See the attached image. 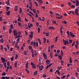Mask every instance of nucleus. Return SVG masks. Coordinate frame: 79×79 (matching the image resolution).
<instances>
[{"label": "nucleus", "mask_w": 79, "mask_h": 79, "mask_svg": "<svg viewBox=\"0 0 79 79\" xmlns=\"http://www.w3.org/2000/svg\"><path fill=\"white\" fill-rule=\"evenodd\" d=\"M13 32L14 34V36H17L18 35V32H17V31L16 30H14L13 31Z\"/></svg>", "instance_id": "nucleus-1"}, {"label": "nucleus", "mask_w": 79, "mask_h": 79, "mask_svg": "<svg viewBox=\"0 0 79 79\" xmlns=\"http://www.w3.org/2000/svg\"><path fill=\"white\" fill-rule=\"evenodd\" d=\"M78 11H79V10L76 9L75 10V13L77 16H79V13H78Z\"/></svg>", "instance_id": "nucleus-2"}, {"label": "nucleus", "mask_w": 79, "mask_h": 79, "mask_svg": "<svg viewBox=\"0 0 79 79\" xmlns=\"http://www.w3.org/2000/svg\"><path fill=\"white\" fill-rule=\"evenodd\" d=\"M70 35L72 37H75V35H74V33H73L72 32H70Z\"/></svg>", "instance_id": "nucleus-3"}, {"label": "nucleus", "mask_w": 79, "mask_h": 79, "mask_svg": "<svg viewBox=\"0 0 79 79\" xmlns=\"http://www.w3.org/2000/svg\"><path fill=\"white\" fill-rule=\"evenodd\" d=\"M31 34L29 35V37L30 38H32V37H33V32L32 31H31Z\"/></svg>", "instance_id": "nucleus-4"}, {"label": "nucleus", "mask_w": 79, "mask_h": 79, "mask_svg": "<svg viewBox=\"0 0 79 79\" xmlns=\"http://www.w3.org/2000/svg\"><path fill=\"white\" fill-rule=\"evenodd\" d=\"M43 56L45 60H47V55L45 53H43Z\"/></svg>", "instance_id": "nucleus-5"}, {"label": "nucleus", "mask_w": 79, "mask_h": 79, "mask_svg": "<svg viewBox=\"0 0 79 79\" xmlns=\"http://www.w3.org/2000/svg\"><path fill=\"white\" fill-rule=\"evenodd\" d=\"M46 64L47 65L50 64V60H47L46 61Z\"/></svg>", "instance_id": "nucleus-6"}, {"label": "nucleus", "mask_w": 79, "mask_h": 79, "mask_svg": "<svg viewBox=\"0 0 79 79\" xmlns=\"http://www.w3.org/2000/svg\"><path fill=\"white\" fill-rule=\"evenodd\" d=\"M48 29L51 30L52 29V30H54L55 29V27H53L52 26H51V27H48Z\"/></svg>", "instance_id": "nucleus-7"}, {"label": "nucleus", "mask_w": 79, "mask_h": 79, "mask_svg": "<svg viewBox=\"0 0 79 79\" xmlns=\"http://www.w3.org/2000/svg\"><path fill=\"white\" fill-rule=\"evenodd\" d=\"M63 42L64 43V44L65 45H66L67 44V41L64 40H63Z\"/></svg>", "instance_id": "nucleus-8"}, {"label": "nucleus", "mask_w": 79, "mask_h": 79, "mask_svg": "<svg viewBox=\"0 0 79 79\" xmlns=\"http://www.w3.org/2000/svg\"><path fill=\"white\" fill-rule=\"evenodd\" d=\"M58 58H59L60 60H62V59H63V57H62V56L61 55H60V56L58 55Z\"/></svg>", "instance_id": "nucleus-9"}, {"label": "nucleus", "mask_w": 79, "mask_h": 79, "mask_svg": "<svg viewBox=\"0 0 79 79\" xmlns=\"http://www.w3.org/2000/svg\"><path fill=\"white\" fill-rule=\"evenodd\" d=\"M19 16H20V15H18L17 16V17L19 18L18 19V22H19V21H21V17H19Z\"/></svg>", "instance_id": "nucleus-10"}, {"label": "nucleus", "mask_w": 79, "mask_h": 79, "mask_svg": "<svg viewBox=\"0 0 79 79\" xmlns=\"http://www.w3.org/2000/svg\"><path fill=\"white\" fill-rule=\"evenodd\" d=\"M18 6H15V11H16L18 10Z\"/></svg>", "instance_id": "nucleus-11"}, {"label": "nucleus", "mask_w": 79, "mask_h": 79, "mask_svg": "<svg viewBox=\"0 0 79 79\" xmlns=\"http://www.w3.org/2000/svg\"><path fill=\"white\" fill-rule=\"evenodd\" d=\"M43 69H44V65H42L41 68L40 69V71H42V70H43Z\"/></svg>", "instance_id": "nucleus-12"}, {"label": "nucleus", "mask_w": 79, "mask_h": 79, "mask_svg": "<svg viewBox=\"0 0 79 79\" xmlns=\"http://www.w3.org/2000/svg\"><path fill=\"white\" fill-rule=\"evenodd\" d=\"M37 71H35V72H34V75L37 76Z\"/></svg>", "instance_id": "nucleus-13"}, {"label": "nucleus", "mask_w": 79, "mask_h": 79, "mask_svg": "<svg viewBox=\"0 0 79 79\" xmlns=\"http://www.w3.org/2000/svg\"><path fill=\"white\" fill-rule=\"evenodd\" d=\"M6 73L4 72H3V73H2V76H6Z\"/></svg>", "instance_id": "nucleus-14"}, {"label": "nucleus", "mask_w": 79, "mask_h": 79, "mask_svg": "<svg viewBox=\"0 0 79 79\" xmlns=\"http://www.w3.org/2000/svg\"><path fill=\"white\" fill-rule=\"evenodd\" d=\"M10 11H9L8 12L6 13V14L7 16H9L10 15Z\"/></svg>", "instance_id": "nucleus-15"}, {"label": "nucleus", "mask_w": 79, "mask_h": 79, "mask_svg": "<svg viewBox=\"0 0 79 79\" xmlns=\"http://www.w3.org/2000/svg\"><path fill=\"white\" fill-rule=\"evenodd\" d=\"M66 33L68 37H69V36H70V35H69V31H68L67 32H66Z\"/></svg>", "instance_id": "nucleus-16"}, {"label": "nucleus", "mask_w": 79, "mask_h": 79, "mask_svg": "<svg viewBox=\"0 0 79 79\" xmlns=\"http://www.w3.org/2000/svg\"><path fill=\"white\" fill-rule=\"evenodd\" d=\"M38 61H39V62H41V61H42V58L40 57H39Z\"/></svg>", "instance_id": "nucleus-17"}, {"label": "nucleus", "mask_w": 79, "mask_h": 79, "mask_svg": "<svg viewBox=\"0 0 79 79\" xmlns=\"http://www.w3.org/2000/svg\"><path fill=\"white\" fill-rule=\"evenodd\" d=\"M0 42L1 43H3L4 42V40L3 39H1L0 40Z\"/></svg>", "instance_id": "nucleus-18"}, {"label": "nucleus", "mask_w": 79, "mask_h": 79, "mask_svg": "<svg viewBox=\"0 0 79 79\" xmlns=\"http://www.w3.org/2000/svg\"><path fill=\"white\" fill-rule=\"evenodd\" d=\"M20 35H18L15 36V39H18V38L20 37Z\"/></svg>", "instance_id": "nucleus-19"}, {"label": "nucleus", "mask_w": 79, "mask_h": 79, "mask_svg": "<svg viewBox=\"0 0 79 79\" xmlns=\"http://www.w3.org/2000/svg\"><path fill=\"white\" fill-rule=\"evenodd\" d=\"M10 27L11 29H13V27H14L13 26V24H12L10 25Z\"/></svg>", "instance_id": "nucleus-20"}, {"label": "nucleus", "mask_w": 79, "mask_h": 79, "mask_svg": "<svg viewBox=\"0 0 79 79\" xmlns=\"http://www.w3.org/2000/svg\"><path fill=\"white\" fill-rule=\"evenodd\" d=\"M44 38V43L45 44V42H46V38Z\"/></svg>", "instance_id": "nucleus-21"}, {"label": "nucleus", "mask_w": 79, "mask_h": 79, "mask_svg": "<svg viewBox=\"0 0 79 79\" xmlns=\"http://www.w3.org/2000/svg\"><path fill=\"white\" fill-rule=\"evenodd\" d=\"M49 35H50L49 33H48V32L46 33V36H47V37H48V36Z\"/></svg>", "instance_id": "nucleus-22"}, {"label": "nucleus", "mask_w": 79, "mask_h": 79, "mask_svg": "<svg viewBox=\"0 0 79 79\" xmlns=\"http://www.w3.org/2000/svg\"><path fill=\"white\" fill-rule=\"evenodd\" d=\"M34 3H35V4L36 6H38V4H37V2H36L35 1L34 2Z\"/></svg>", "instance_id": "nucleus-23"}, {"label": "nucleus", "mask_w": 79, "mask_h": 79, "mask_svg": "<svg viewBox=\"0 0 79 79\" xmlns=\"http://www.w3.org/2000/svg\"><path fill=\"white\" fill-rule=\"evenodd\" d=\"M62 21L63 22V23H64V24H66L67 23V21H66L64 20Z\"/></svg>", "instance_id": "nucleus-24"}, {"label": "nucleus", "mask_w": 79, "mask_h": 79, "mask_svg": "<svg viewBox=\"0 0 79 79\" xmlns=\"http://www.w3.org/2000/svg\"><path fill=\"white\" fill-rule=\"evenodd\" d=\"M17 62H16L15 63V68H17Z\"/></svg>", "instance_id": "nucleus-25"}, {"label": "nucleus", "mask_w": 79, "mask_h": 79, "mask_svg": "<svg viewBox=\"0 0 79 79\" xmlns=\"http://www.w3.org/2000/svg\"><path fill=\"white\" fill-rule=\"evenodd\" d=\"M32 11H33V13H35V9H33L32 10Z\"/></svg>", "instance_id": "nucleus-26"}, {"label": "nucleus", "mask_w": 79, "mask_h": 79, "mask_svg": "<svg viewBox=\"0 0 79 79\" xmlns=\"http://www.w3.org/2000/svg\"><path fill=\"white\" fill-rule=\"evenodd\" d=\"M76 3L77 4H78L79 5V0H76Z\"/></svg>", "instance_id": "nucleus-27"}, {"label": "nucleus", "mask_w": 79, "mask_h": 79, "mask_svg": "<svg viewBox=\"0 0 79 79\" xmlns=\"http://www.w3.org/2000/svg\"><path fill=\"white\" fill-rule=\"evenodd\" d=\"M65 77H66V76L64 75V76H63L61 77V79H64V78H65Z\"/></svg>", "instance_id": "nucleus-28"}, {"label": "nucleus", "mask_w": 79, "mask_h": 79, "mask_svg": "<svg viewBox=\"0 0 79 79\" xmlns=\"http://www.w3.org/2000/svg\"><path fill=\"white\" fill-rule=\"evenodd\" d=\"M71 7L72 8H75V7H76L74 5H73L71 6Z\"/></svg>", "instance_id": "nucleus-29"}, {"label": "nucleus", "mask_w": 79, "mask_h": 79, "mask_svg": "<svg viewBox=\"0 0 79 79\" xmlns=\"http://www.w3.org/2000/svg\"><path fill=\"white\" fill-rule=\"evenodd\" d=\"M13 59H14V57H12L10 59L11 61H13Z\"/></svg>", "instance_id": "nucleus-30"}, {"label": "nucleus", "mask_w": 79, "mask_h": 79, "mask_svg": "<svg viewBox=\"0 0 79 79\" xmlns=\"http://www.w3.org/2000/svg\"><path fill=\"white\" fill-rule=\"evenodd\" d=\"M24 54L25 55H27V52L26 51H24Z\"/></svg>", "instance_id": "nucleus-31"}, {"label": "nucleus", "mask_w": 79, "mask_h": 79, "mask_svg": "<svg viewBox=\"0 0 79 79\" xmlns=\"http://www.w3.org/2000/svg\"><path fill=\"white\" fill-rule=\"evenodd\" d=\"M28 48L30 50H32V47L31 46H29Z\"/></svg>", "instance_id": "nucleus-32"}, {"label": "nucleus", "mask_w": 79, "mask_h": 79, "mask_svg": "<svg viewBox=\"0 0 79 79\" xmlns=\"http://www.w3.org/2000/svg\"><path fill=\"white\" fill-rule=\"evenodd\" d=\"M52 22L53 24H56V21H55V20L52 21Z\"/></svg>", "instance_id": "nucleus-33"}, {"label": "nucleus", "mask_w": 79, "mask_h": 79, "mask_svg": "<svg viewBox=\"0 0 79 79\" xmlns=\"http://www.w3.org/2000/svg\"><path fill=\"white\" fill-rule=\"evenodd\" d=\"M39 2L40 3H42L43 1L42 0H39Z\"/></svg>", "instance_id": "nucleus-34"}, {"label": "nucleus", "mask_w": 79, "mask_h": 79, "mask_svg": "<svg viewBox=\"0 0 79 79\" xmlns=\"http://www.w3.org/2000/svg\"><path fill=\"white\" fill-rule=\"evenodd\" d=\"M19 10H20V13H22V9H21V8H19Z\"/></svg>", "instance_id": "nucleus-35"}, {"label": "nucleus", "mask_w": 79, "mask_h": 79, "mask_svg": "<svg viewBox=\"0 0 79 79\" xmlns=\"http://www.w3.org/2000/svg\"><path fill=\"white\" fill-rule=\"evenodd\" d=\"M18 25H19V26L20 27V26H21V25H22V24H21V23H20L19 22L18 23Z\"/></svg>", "instance_id": "nucleus-36"}, {"label": "nucleus", "mask_w": 79, "mask_h": 79, "mask_svg": "<svg viewBox=\"0 0 79 79\" xmlns=\"http://www.w3.org/2000/svg\"><path fill=\"white\" fill-rule=\"evenodd\" d=\"M38 40L39 41V42L40 44H41V41H40V40L39 39H38Z\"/></svg>", "instance_id": "nucleus-37"}, {"label": "nucleus", "mask_w": 79, "mask_h": 79, "mask_svg": "<svg viewBox=\"0 0 79 79\" xmlns=\"http://www.w3.org/2000/svg\"><path fill=\"white\" fill-rule=\"evenodd\" d=\"M50 56H51V58H53L52 56V52H51L50 53Z\"/></svg>", "instance_id": "nucleus-38"}, {"label": "nucleus", "mask_w": 79, "mask_h": 79, "mask_svg": "<svg viewBox=\"0 0 79 79\" xmlns=\"http://www.w3.org/2000/svg\"><path fill=\"white\" fill-rule=\"evenodd\" d=\"M69 43H70V44L72 43L73 41H72V40L70 39V40H69Z\"/></svg>", "instance_id": "nucleus-39"}, {"label": "nucleus", "mask_w": 79, "mask_h": 79, "mask_svg": "<svg viewBox=\"0 0 79 79\" xmlns=\"http://www.w3.org/2000/svg\"><path fill=\"white\" fill-rule=\"evenodd\" d=\"M68 4L69 5V6H70L71 5V3L70 2H68Z\"/></svg>", "instance_id": "nucleus-40"}, {"label": "nucleus", "mask_w": 79, "mask_h": 79, "mask_svg": "<svg viewBox=\"0 0 79 79\" xmlns=\"http://www.w3.org/2000/svg\"><path fill=\"white\" fill-rule=\"evenodd\" d=\"M25 70L27 71V73H29V71L28 70V69H26Z\"/></svg>", "instance_id": "nucleus-41"}, {"label": "nucleus", "mask_w": 79, "mask_h": 79, "mask_svg": "<svg viewBox=\"0 0 79 79\" xmlns=\"http://www.w3.org/2000/svg\"><path fill=\"white\" fill-rule=\"evenodd\" d=\"M11 32H12V30H11V29H10L9 31V34H11Z\"/></svg>", "instance_id": "nucleus-42"}, {"label": "nucleus", "mask_w": 79, "mask_h": 79, "mask_svg": "<svg viewBox=\"0 0 79 79\" xmlns=\"http://www.w3.org/2000/svg\"><path fill=\"white\" fill-rule=\"evenodd\" d=\"M58 36H57L56 37L55 39V42H57V40L58 39Z\"/></svg>", "instance_id": "nucleus-43"}, {"label": "nucleus", "mask_w": 79, "mask_h": 79, "mask_svg": "<svg viewBox=\"0 0 79 79\" xmlns=\"http://www.w3.org/2000/svg\"><path fill=\"white\" fill-rule=\"evenodd\" d=\"M45 17H42V21H45Z\"/></svg>", "instance_id": "nucleus-44"}, {"label": "nucleus", "mask_w": 79, "mask_h": 79, "mask_svg": "<svg viewBox=\"0 0 79 79\" xmlns=\"http://www.w3.org/2000/svg\"><path fill=\"white\" fill-rule=\"evenodd\" d=\"M36 45L37 47H38L39 46V43H38V42H36Z\"/></svg>", "instance_id": "nucleus-45"}, {"label": "nucleus", "mask_w": 79, "mask_h": 79, "mask_svg": "<svg viewBox=\"0 0 79 79\" xmlns=\"http://www.w3.org/2000/svg\"><path fill=\"white\" fill-rule=\"evenodd\" d=\"M3 30L4 31H5V29H6V27L5 26H3Z\"/></svg>", "instance_id": "nucleus-46"}, {"label": "nucleus", "mask_w": 79, "mask_h": 79, "mask_svg": "<svg viewBox=\"0 0 79 79\" xmlns=\"http://www.w3.org/2000/svg\"><path fill=\"white\" fill-rule=\"evenodd\" d=\"M29 13H30V14H31V15H32V16H34V15L33 14H32V12H31V11H29Z\"/></svg>", "instance_id": "nucleus-47"}, {"label": "nucleus", "mask_w": 79, "mask_h": 79, "mask_svg": "<svg viewBox=\"0 0 79 79\" xmlns=\"http://www.w3.org/2000/svg\"><path fill=\"white\" fill-rule=\"evenodd\" d=\"M6 79V77H2L1 78V79Z\"/></svg>", "instance_id": "nucleus-48"}, {"label": "nucleus", "mask_w": 79, "mask_h": 79, "mask_svg": "<svg viewBox=\"0 0 79 79\" xmlns=\"http://www.w3.org/2000/svg\"><path fill=\"white\" fill-rule=\"evenodd\" d=\"M43 77H44V78L46 77V75H45L44 74H43Z\"/></svg>", "instance_id": "nucleus-49"}, {"label": "nucleus", "mask_w": 79, "mask_h": 79, "mask_svg": "<svg viewBox=\"0 0 79 79\" xmlns=\"http://www.w3.org/2000/svg\"><path fill=\"white\" fill-rule=\"evenodd\" d=\"M38 19H39L40 21H42V19H41V17H39Z\"/></svg>", "instance_id": "nucleus-50"}, {"label": "nucleus", "mask_w": 79, "mask_h": 79, "mask_svg": "<svg viewBox=\"0 0 79 79\" xmlns=\"http://www.w3.org/2000/svg\"><path fill=\"white\" fill-rule=\"evenodd\" d=\"M10 8V7L9 6H7L6 7V9H7V10H9Z\"/></svg>", "instance_id": "nucleus-51"}, {"label": "nucleus", "mask_w": 79, "mask_h": 79, "mask_svg": "<svg viewBox=\"0 0 79 79\" xmlns=\"http://www.w3.org/2000/svg\"><path fill=\"white\" fill-rule=\"evenodd\" d=\"M27 14H28V15H29V16H30V17H32V15H31V14H29V13H27Z\"/></svg>", "instance_id": "nucleus-52"}, {"label": "nucleus", "mask_w": 79, "mask_h": 79, "mask_svg": "<svg viewBox=\"0 0 79 79\" xmlns=\"http://www.w3.org/2000/svg\"><path fill=\"white\" fill-rule=\"evenodd\" d=\"M42 8H43V9H44V10H45V6H43L41 7Z\"/></svg>", "instance_id": "nucleus-53"}, {"label": "nucleus", "mask_w": 79, "mask_h": 79, "mask_svg": "<svg viewBox=\"0 0 79 79\" xmlns=\"http://www.w3.org/2000/svg\"><path fill=\"white\" fill-rule=\"evenodd\" d=\"M35 45H36V43H35V42H34V43H33V46L34 47L35 46Z\"/></svg>", "instance_id": "nucleus-54"}, {"label": "nucleus", "mask_w": 79, "mask_h": 79, "mask_svg": "<svg viewBox=\"0 0 79 79\" xmlns=\"http://www.w3.org/2000/svg\"><path fill=\"white\" fill-rule=\"evenodd\" d=\"M49 13L51 14V15H52L53 14V12H52V11H50L49 12Z\"/></svg>", "instance_id": "nucleus-55"}, {"label": "nucleus", "mask_w": 79, "mask_h": 79, "mask_svg": "<svg viewBox=\"0 0 79 79\" xmlns=\"http://www.w3.org/2000/svg\"><path fill=\"white\" fill-rule=\"evenodd\" d=\"M76 43L77 44V45H79V41H76Z\"/></svg>", "instance_id": "nucleus-56"}, {"label": "nucleus", "mask_w": 79, "mask_h": 79, "mask_svg": "<svg viewBox=\"0 0 79 79\" xmlns=\"http://www.w3.org/2000/svg\"><path fill=\"white\" fill-rule=\"evenodd\" d=\"M69 62L70 63H72V60L71 59V58L70 59Z\"/></svg>", "instance_id": "nucleus-57"}, {"label": "nucleus", "mask_w": 79, "mask_h": 79, "mask_svg": "<svg viewBox=\"0 0 79 79\" xmlns=\"http://www.w3.org/2000/svg\"><path fill=\"white\" fill-rule=\"evenodd\" d=\"M32 68H36V67H35V65H33Z\"/></svg>", "instance_id": "nucleus-58"}, {"label": "nucleus", "mask_w": 79, "mask_h": 79, "mask_svg": "<svg viewBox=\"0 0 79 79\" xmlns=\"http://www.w3.org/2000/svg\"><path fill=\"white\" fill-rule=\"evenodd\" d=\"M77 45H78L77 44L75 45V47L76 48H78V46H77Z\"/></svg>", "instance_id": "nucleus-59"}, {"label": "nucleus", "mask_w": 79, "mask_h": 79, "mask_svg": "<svg viewBox=\"0 0 79 79\" xmlns=\"http://www.w3.org/2000/svg\"><path fill=\"white\" fill-rule=\"evenodd\" d=\"M50 67L49 65H47L46 67V69H47L48 68V67Z\"/></svg>", "instance_id": "nucleus-60"}, {"label": "nucleus", "mask_w": 79, "mask_h": 79, "mask_svg": "<svg viewBox=\"0 0 79 79\" xmlns=\"http://www.w3.org/2000/svg\"><path fill=\"white\" fill-rule=\"evenodd\" d=\"M62 30H63V27H61V28L60 29V31H62Z\"/></svg>", "instance_id": "nucleus-61"}, {"label": "nucleus", "mask_w": 79, "mask_h": 79, "mask_svg": "<svg viewBox=\"0 0 79 79\" xmlns=\"http://www.w3.org/2000/svg\"><path fill=\"white\" fill-rule=\"evenodd\" d=\"M36 26H39V23H36Z\"/></svg>", "instance_id": "nucleus-62"}, {"label": "nucleus", "mask_w": 79, "mask_h": 79, "mask_svg": "<svg viewBox=\"0 0 79 79\" xmlns=\"http://www.w3.org/2000/svg\"><path fill=\"white\" fill-rule=\"evenodd\" d=\"M53 47H54V45H52L51 46V48H53Z\"/></svg>", "instance_id": "nucleus-63"}, {"label": "nucleus", "mask_w": 79, "mask_h": 79, "mask_svg": "<svg viewBox=\"0 0 79 79\" xmlns=\"http://www.w3.org/2000/svg\"><path fill=\"white\" fill-rule=\"evenodd\" d=\"M77 71H78V72H79V68L78 67L77 68Z\"/></svg>", "instance_id": "nucleus-64"}]
</instances>
